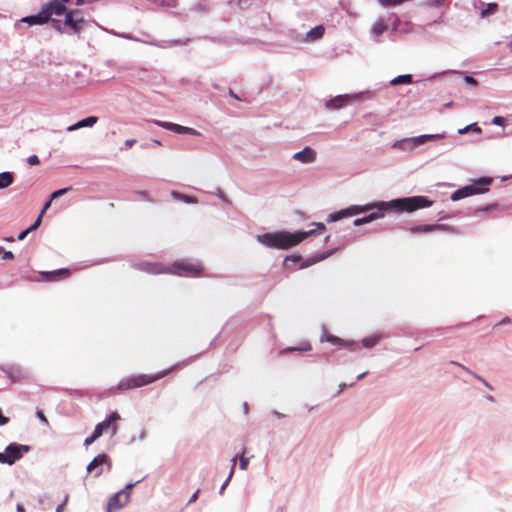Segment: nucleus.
Instances as JSON below:
<instances>
[{
    "mask_svg": "<svg viewBox=\"0 0 512 512\" xmlns=\"http://www.w3.org/2000/svg\"><path fill=\"white\" fill-rule=\"evenodd\" d=\"M433 201L429 200L426 196H412L394 199L389 202H375L364 206L353 205L347 209L331 213L327 220L329 222L338 221L346 216L356 215L359 213L367 212L376 209V212H372L366 217L358 218L354 221L355 226H361L363 224L372 222L378 218L383 217L384 212L388 210H395L398 212H413L421 208L430 207Z\"/></svg>",
    "mask_w": 512,
    "mask_h": 512,
    "instance_id": "nucleus-1",
    "label": "nucleus"
},
{
    "mask_svg": "<svg viewBox=\"0 0 512 512\" xmlns=\"http://www.w3.org/2000/svg\"><path fill=\"white\" fill-rule=\"evenodd\" d=\"M311 225L315 226L316 229L295 233H290L286 231L276 233H265L263 235L258 236V241L266 245L267 247L277 249H288L299 244L301 241H303L310 235H313L315 233H322L326 229L323 223L314 222Z\"/></svg>",
    "mask_w": 512,
    "mask_h": 512,
    "instance_id": "nucleus-2",
    "label": "nucleus"
},
{
    "mask_svg": "<svg viewBox=\"0 0 512 512\" xmlns=\"http://www.w3.org/2000/svg\"><path fill=\"white\" fill-rule=\"evenodd\" d=\"M67 3L68 2H64L63 0H52L45 5L43 11L47 14L49 21L52 15H65L64 24L68 26L73 33L79 34L85 29L88 22L80 9L68 10L66 8Z\"/></svg>",
    "mask_w": 512,
    "mask_h": 512,
    "instance_id": "nucleus-3",
    "label": "nucleus"
},
{
    "mask_svg": "<svg viewBox=\"0 0 512 512\" xmlns=\"http://www.w3.org/2000/svg\"><path fill=\"white\" fill-rule=\"evenodd\" d=\"M175 369L174 367H171L169 369L160 371L155 374H139V375H132L130 377L122 379L118 383V389L120 391H127L135 388H140L143 386H146L148 384H151L157 380H160L164 378L166 375H168L172 370Z\"/></svg>",
    "mask_w": 512,
    "mask_h": 512,
    "instance_id": "nucleus-4",
    "label": "nucleus"
},
{
    "mask_svg": "<svg viewBox=\"0 0 512 512\" xmlns=\"http://www.w3.org/2000/svg\"><path fill=\"white\" fill-rule=\"evenodd\" d=\"M491 183H492L491 178H481V179L477 180L476 182H474L473 184L465 186V187L455 191L452 194L451 199L453 201H457V200H460L462 198H465V197H468L471 195L485 193L488 191L487 187Z\"/></svg>",
    "mask_w": 512,
    "mask_h": 512,
    "instance_id": "nucleus-5",
    "label": "nucleus"
},
{
    "mask_svg": "<svg viewBox=\"0 0 512 512\" xmlns=\"http://www.w3.org/2000/svg\"><path fill=\"white\" fill-rule=\"evenodd\" d=\"M30 450L29 446L18 443L9 444L3 453L0 452V463L12 465Z\"/></svg>",
    "mask_w": 512,
    "mask_h": 512,
    "instance_id": "nucleus-6",
    "label": "nucleus"
},
{
    "mask_svg": "<svg viewBox=\"0 0 512 512\" xmlns=\"http://www.w3.org/2000/svg\"><path fill=\"white\" fill-rule=\"evenodd\" d=\"M134 484H128L124 489L112 496L108 502L107 512H114L123 508L130 500V492Z\"/></svg>",
    "mask_w": 512,
    "mask_h": 512,
    "instance_id": "nucleus-7",
    "label": "nucleus"
},
{
    "mask_svg": "<svg viewBox=\"0 0 512 512\" xmlns=\"http://www.w3.org/2000/svg\"><path fill=\"white\" fill-rule=\"evenodd\" d=\"M175 273L180 276H192L196 277L201 275L203 267L200 263H194L188 260H182L173 264Z\"/></svg>",
    "mask_w": 512,
    "mask_h": 512,
    "instance_id": "nucleus-8",
    "label": "nucleus"
},
{
    "mask_svg": "<svg viewBox=\"0 0 512 512\" xmlns=\"http://www.w3.org/2000/svg\"><path fill=\"white\" fill-rule=\"evenodd\" d=\"M411 233H429L433 231H452V228L444 224H424L410 228Z\"/></svg>",
    "mask_w": 512,
    "mask_h": 512,
    "instance_id": "nucleus-9",
    "label": "nucleus"
},
{
    "mask_svg": "<svg viewBox=\"0 0 512 512\" xmlns=\"http://www.w3.org/2000/svg\"><path fill=\"white\" fill-rule=\"evenodd\" d=\"M5 374L12 382H21L27 379L26 372L19 366L10 365L3 368Z\"/></svg>",
    "mask_w": 512,
    "mask_h": 512,
    "instance_id": "nucleus-10",
    "label": "nucleus"
},
{
    "mask_svg": "<svg viewBox=\"0 0 512 512\" xmlns=\"http://www.w3.org/2000/svg\"><path fill=\"white\" fill-rule=\"evenodd\" d=\"M120 419L121 416L118 412H112L100 425H103L104 432H111V435L114 436L118 431L116 422Z\"/></svg>",
    "mask_w": 512,
    "mask_h": 512,
    "instance_id": "nucleus-11",
    "label": "nucleus"
},
{
    "mask_svg": "<svg viewBox=\"0 0 512 512\" xmlns=\"http://www.w3.org/2000/svg\"><path fill=\"white\" fill-rule=\"evenodd\" d=\"M293 159L306 164L312 163L316 159V152L310 147H305L303 150L295 153Z\"/></svg>",
    "mask_w": 512,
    "mask_h": 512,
    "instance_id": "nucleus-12",
    "label": "nucleus"
},
{
    "mask_svg": "<svg viewBox=\"0 0 512 512\" xmlns=\"http://www.w3.org/2000/svg\"><path fill=\"white\" fill-rule=\"evenodd\" d=\"M42 275L48 281H57L60 279H66L70 277L71 272L69 269L62 268L51 272H42Z\"/></svg>",
    "mask_w": 512,
    "mask_h": 512,
    "instance_id": "nucleus-13",
    "label": "nucleus"
},
{
    "mask_svg": "<svg viewBox=\"0 0 512 512\" xmlns=\"http://www.w3.org/2000/svg\"><path fill=\"white\" fill-rule=\"evenodd\" d=\"M350 101L348 95H339L326 102L327 109H340L347 105Z\"/></svg>",
    "mask_w": 512,
    "mask_h": 512,
    "instance_id": "nucleus-14",
    "label": "nucleus"
},
{
    "mask_svg": "<svg viewBox=\"0 0 512 512\" xmlns=\"http://www.w3.org/2000/svg\"><path fill=\"white\" fill-rule=\"evenodd\" d=\"M21 22L28 23L29 25H42L49 22L47 18V14L43 11H40L37 15L27 16L21 19Z\"/></svg>",
    "mask_w": 512,
    "mask_h": 512,
    "instance_id": "nucleus-15",
    "label": "nucleus"
},
{
    "mask_svg": "<svg viewBox=\"0 0 512 512\" xmlns=\"http://www.w3.org/2000/svg\"><path fill=\"white\" fill-rule=\"evenodd\" d=\"M97 122H98V117H96V116H89V117H87L85 119H82V120L78 121L77 123L69 126L67 128V130L68 131H74V130H77V129H80V128H84V127H92Z\"/></svg>",
    "mask_w": 512,
    "mask_h": 512,
    "instance_id": "nucleus-16",
    "label": "nucleus"
},
{
    "mask_svg": "<svg viewBox=\"0 0 512 512\" xmlns=\"http://www.w3.org/2000/svg\"><path fill=\"white\" fill-rule=\"evenodd\" d=\"M110 464V458L107 454L97 455L87 466V471L92 472L101 465Z\"/></svg>",
    "mask_w": 512,
    "mask_h": 512,
    "instance_id": "nucleus-17",
    "label": "nucleus"
},
{
    "mask_svg": "<svg viewBox=\"0 0 512 512\" xmlns=\"http://www.w3.org/2000/svg\"><path fill=\"white\" fill-rule=\"evenodd\" d=\"M156 124L160 127H163L169 131L175 132L177 134H185L186 127L172 123V122H162V121H156Z\"/></svg>",
    "mask_w": 512,
    "mask_h": 512,
    "instance_id": "nucleus-18",
    "label": "nucleus"
},
{
    "mask_svg": "<svg viewBox=\"0 0 512 512\" xmlns=\"http://www.w3.org/2000/svg\"><path fill=\"white\" fill-rule=\"evenodd\" d=\"M479 4L482 7L481 12H480V15L482 18H487L490 15H493L498 11L497 3H489V4L485 5L483 2L480 1Z\"/></svg>",
    "mask_w": 512,
    "mask_h": 512,
    "instance_id": "nucleus-19",
    "label": "nucleus"
},
{
    "mask_svg": "<svg viewBox=\"0 0 512 512\" xmlns=\"http://www.w3.org/2000/svg\"><path fill=\"white\" fill-rule=\"evenodd\" d=\"M325 29L322 25L316 26L307 33V40L315 41L323 37Z\"/></svg>",
    "mask_w": 512,
    "mask_h": 512,
    "instance_id": "nucleus-20",
    "label": "nucleus"
},
{
    "mask_svg": "<svg viewBox=\"0 0 512 512\" xmlns=\"http://www.w3.org/2000/svg\"><path fill=\"white\" fill-rule=\"evenodd\" d=\"M14 181V176L11 172L0 173V189L9 187Z\"/></svg>",
    "mask_w": 512,
    "mask_h": 512,
    "instance_id": "nucleus-21",
    "label": "nucleus"
},
{
    "mask_svg": "<svg viewBox=\"0 0 512 512\" xmlns=\"http://www.w3.org/2000/svg\"><path fill=\"white\" fill-rule=\"evenodd\" d=\"M386 30H387V25L383 19H379L378 21H376L372 27V33L376 37H379L380 35H382Z\"/></svg>",
    "mask_w": 512,
    "mask_h": 512,
    "instance_id": "nucleus-22",
    "label": "nucleus"
},
{
    "mask_svg": "<svg viewBox=\"0 0 512 512\" xmlns=\"http://www.w3.org/2000/svg\"><path fill=\"white\" fill-rule=\"evenodd\" d=\"M141 269L153 274H159L164 272L162 267L156 263H143Z\"/></svg>",
    "mask_w": 512,
    "mask_h": 512,
    "instance_id": "nucleus-23",
    "label": "nucleus"
},
{
    "mask_svg": "<svg viewBox=\"0 0 512 512\" xmlns=\"http://www.w3.org/2000/svg\"><path fill=\"white\" fill-rule=\"evenodd\" d=\"M41 224V215H39L37 217V219L35 220V222L30 226L28 227L26 230L22 231L19 235H18V240H24L25 237L32 231L36 230Z\"/></svg>",
    "mask_w": 512,
    "mask_h": 512,
    "instance_id": "nucleus-24",
    "label": "nucleus"
},
{
    "mask_svg": "<svg viewBox=\"0 0 512 512\" xmlns=\"http://www.w3.org/2000/svg\"><path fill=\"white\" fill-rule=\"evenodd\" d=\"M443 137H444V135H441V134H426V135H421V136L415 137L413 140L417 144H424L428 140L440 139Z\"/></svg>",
    "mask_w": 512,
    "mask_h": 512,
    "instance_id": "nucleus-25",
    "label": "nucleus"
},
{
    "mask_svg": "<svg viewBox=\"0 0 512 512\" xmlns=\"http://www.w3.org/2000/svg\"><path fill=\"white\" fill-rule=\"evenodd\" d=\"M412 76L410 74L399 75L390 81L391 85L410 84Z\"/></svg>",
    "mask_w": 512,
    "mask_h": 512,
    "instance_id": "nucleus-26",
    "label": "nucleus"
},
{
    "mask_svg": "<svg viewBox=\"0 0 512 512\" xmlns=\"http://www.w3.org/2000/svg\"><path fill=\"white\" fill-rule=\"evenodd\" d=\"M469 131H473V132H475L477 134H480L482 132L481 128L478 126L477 123H472V124L467 125L466 127L462 128V129H459L458 133L459 134H466Z\"/></svg>",
    "mask_w": 512,
    "mask_h": 512,
    "instance_id": "nucleus-27",
    "label": "nucleus"
},
{
    "mask_svg": "<svg viewBox=\"0 0 512 512\" xmlns=\"http://www.w3.org/2000/svg\"><path fill=\"white\" fill-rule=\"evenodd\" d=\"M325 340L327 342L332 343L333 345H338V346H348L349 345L344 340H342L341 338L334 336V335H327L325 337Z\"/></svg>",
    "mask_w": 512,
    "mask_h": 512,
    "instance_id": "nucleus-28",
    "label": "nucleus"
},
{
    "mask_svg": "<svg viewBox=\"0 0 512 512\" xmlns=\"http://www.w3.org/2000/svg\"><path fill=\"white\" fill-rule=\"evenodd\" d=\"M172 196L174 198L182 200V201H184L186 203H196L197 202L196 198L188 196V195H183V194H180V193H177V192H172Z\"/></svg>",
    "mask_w": 512,
    "mask_h": 512,
    "instance_id": "nucleus-29",
    "label": "nucleus"
},
{
    "mask_svg": "<svg viewBox=\"0 0 512 512\" xmlns=\"http://www.w3.org/2000/svg\"><path fill=\"white\" fill-rule=\"evenodd\" d=\"M496 209H499V205L498 204H490V205H487V206H483V207L477 208L475 213L476 214L487 213V212H490V211H493V210H496Z\"/></svg>",
    "mask_w": 512,
    "mask_h": 512,
    "instance_id": "nucleus-30",
    "label": "nucleus"
},
{
    "mask_svg": "<svg viewBox=\"0 0 512 512\" xmlns=\"http://www.w3.org/2000/svg\"><path fill=\"white\" fill-rule=\"evenodd\" d=\"M50 21L53 28L59 32H64V27H67L64 22L62 23L60 20L50 18Z\"/></svg>",
    "mask_w": 512,
    "mask_h": 512,
    "instance_id": "nucleus-31",
    "label": "nucleus"
},
{
    "mask_svg": "<svg viewBox=\"0 0 512 512\" xmlns=\"http://www.w3.org/2000/svg\"><path fill=\"white\" fill-rule=\"evenodd\" d=\"M71 189H72V187H66V188H62V189H59V190L53 192L51 194V200H55V199L59 198L60 196L66 194Z\"/></svg>",
    "mask_w": 512,
    "mask_h": 512,
    "instance_id": "nucleus-32",
    "label": "nucleus"
},
{
    "mask_svg": "<svg viewBox=\"0 0 512 512\" xmlns=\"http://www.w3.org/2000/svg\"><path fill=\"white\" fill-rule=\"evenodd\" d=\"M377 341H378L377 337H370V338L363 339L362 343H363L364 347L370 348V347L374 346L377 343Z\"/></svg>",
    "mask_w": 512,
    "mask_h": 512,
    "instance_id": "nucleus-33",
    "label": "nucleus"
},
{
    "mask_svg": "<svg viewBox=\"0 0 512 512\" xmlns=\"http://www.w3.org/2000/svg\"><path fill=\"white\" fill-rule=\"evenodd\" d=\"M103 433H104L103 425H100V423H99L96 425L92 435L94 436V438L98 439L99 437L102 436Z\"/></svg>",
    "mask_w": 512,
    "mask_h": 512,
    "instance_id": "nucleus-34",
    "label": "nucleus"
},
{
    "mask_svg": "<svg viewBox=\"0 0 512 512\" xmlns=\"http://www.w3.org/2000/svg\"><path fill=\"white\" fill-rule=\"evenodd\" d=\"M492 123L497 126H505L506 125V119L502 116H495L492 119Z\"/></svg>",
    "mask_w": 512,
    "mask_h": 512,
    "instance_id": "nucleus-35",
    "label": "nucleus"
},
{
    "mask_svg": "<svg viewBox=\"0 0 512 512\" xmlns=\"http://www.w3.org/2000/svg\"><path fill=\"white\" fill-rule=\"evenodd\" d=\"M161 5H164L166 7H170V8H173V7H176L177 5V0H157Z\"/></svg>",
    "mask_w": 512,
    "mask_h": 512,
    "instance_id": "nucleus-36",
    "label": "nucleus"
},
{
    "mask_svg": "<svg viewBox=\"0 0 512 512\" xmlns=\"http://www.w3.org/2000/svg\"><path fill=\"white\" fill-rule=\"evenodd\" d=\"M68 500H69V496L66 494L64 496V499L62 501V503H60L57 508H56V512H64L65 510V506L67 505L68 503Z\"/></svg>",
    "mask_w": 512,
    "mask_h": 512,
    "instance_id": "nucleus-37",
    "label": "nucleus"
},
{
    "mask_svg": "<svg viewBox=\"0 0 512 512\" xmlns=\"http://www.w3.org/2000/svg\"><path fill=\"white\" fill-rule=\"evenodd\" d=\"M379 3L383 6H396L399 5V0H378Z\"/></svg>",
    "mask_w": 512,
    "mask_h": 512,
    "instance_id": "nucleus-38",
    "label": "nucleus"
},
{
    "mask_svg": "<svg viewBox=\"0 0 512 512\" xmlns=\"http://www.w3.org/2000/svg\"><path fill=\"white\" fill-rule=\"evenodd\" d=\"M236 456L232 458V466H231V471H230V474H229V477H228V480L223 484L221 490L225 489L228 481L230 480V478L232 477L233 473H234V469H235V466H236Z\"/></svg>",
    "mask_w": 512,
    "mask_h": 512,
    "instance_id": "nucleus-39",
    "label": "nucleus"
},
{
    "mask_svg": "<svg viewBox=\"0 0 512 512\" xmlns=\"http://www.w3.org/2000/svg\"><path fill=\"white\" fill-rule=\"evenodd\" d=\"M27 162L31 166H35V165H39L40 164V160H39L37 155L29 156L28 159H27Z\"/></svg>",
    "mask_w": 512,
    "mask_h": 512,
    "instance_id": "nucleus-40",
    "label": "nucleus"
},
{
    "mask_svg": "<svg viewBox=\"0 0 512 512\" xmlns=\"http://www.w3.org/2000/svg\"><path fill=\"white\" fill-rule=\"evenodd\" d=\"M36 415L43 424L49 425L48 419L46 418V416L44 415V413L41 410H37Z\"/></svg>",
    "mask_w": 512,
    "mask_h": 512,
    "instance_id": "nucleus-41",
    "label": "nucleus"
},
{
    "mask_svg": "<svg viewBox=\"0 0 512 512\" xmlns=\"http://www.w3.org/2000/svg\"><path fill=\"white\" fill-rule=\"evenodd\" d=\"M248 464H249V459L244 457L243 455L240 457V468L242 470H245L247 469L248 467Z\"/></svg>",
    "mask_w": 512,
    "mask_h": 512,
    "instance_id": "nucleus-42",
    "label": "nucleus"
},
{
    "mask_svg": "<svg viewBox=\"0 0 512 512\" xmlns=\"http://www.w3.org/2000/svg\"><path fill=\"white\" fill-rule=\"evenodd\" d=\"M311 350V346L309 344H307L305 347L303 348H287L285 349V352H292V351H309Z\"/></svg>",
    "mask_w": 512,
    "mask_h": 512,
    "instance_id": "nucleus-43",
    "label": "nucleus"
},
{
    "mask_svg": "<svg viewBox=\"0 0 512 512\" xmlns=\"http://www.w3.org/2000/svg\"><path fill=\"white\" fill-rule=\"evenodd\" d=\"M2 259L4 260H12L14 259V255L11 251H4L2 252Z\"/></svg>",
    "mask_w": 512,
    "mask_h": 512,
    "instance_id": "nucleus-44",
    "label": "nucleus"
},
{
    "mask_svg": "<svg viewBox=\"0 0 512 512\" xmlns=\"http://www.w3.org/2000/svg\"><path fill=\"white\" fill-rule=\"evenodd\" d=\"M300 259H301L300 255H292V256H287L285 258V262L292 261V262L296 263V262H299Z\"/></svg>",
    "mask_w": 512,
    "mask_h": 512,
    "instance_id": "nucleus-45",
    "label": "nucleus"
},
{
    "mask_svg": "<svg viewBox=\"0 0 512 512\" xmlns=\"http://www.w3.org/2000/svg\"><path fill=\"white\" fill-rule=\"evenodd\" d=\"M8 422H9V418L4 416L2 413V410L0 409V426H4V425L8 424Z\"/></svg>",
    "mask_w": 512,
    "mask_h": 512,
    "instance_id": "nucleus-46",
    "label": "nucleus"
},
{
    "mask_svg": "<svg viewBox=\"0 0 512 512\" xmlns=\"http://www.w3.org/2000/svg\"><path fill=\"white\" fill-rule=\"evenodd\" d=\"M185 134H189V135H194V136H200V132L193 129V128H190V127H186V131H185Z\"/></svg>",
    "mask_w": 512,
    "mask_h": 512,
    "instance_id": "nucleus-47",
    "label": "nucleus"
},
{
    "mask_svg": "<svg viewBox=\"0 0 512 512\" xmlns=\"http://www.w3.org/2000/svg\"><path fill=\"white\" fill-rule=\"evenodd\" d=\"M97 439L94 438L93 435H91L90 437H87L85 440H84V445L85 446H89L91 445L94 441H96Z\"/></svg>",
    "mask_w": 512,
    "mask_h": 512,
    "instance_id": "nucleus-48",
    "label": "nucleus"
},
{
    "mask_svg": "<svg viewBox=\"0 0 512 512\" xmlns=\"http://www.w3.org/2000/svg\"><path fill=\"white\" fill-rule=\"evenodd\" d=\"M465 81L470 84V85H473V86H476L478 84V82L471 76H467L465 78Z\"/></svg>",
    "mask_w": 512,
    "mask_h": 512,
    "instance_id": "nucleus-49",
    "label": "nucleus"
},
{
    "mask_svg": "<svg viewBox=\"0 0 512 512\" xmlns=\"http://www.w3.org/2000/svg\"><path fill=\"white\" fill-rule=\"evenodd\" d=\"M53 200H51V198L44 204L43 206V209L40 213V215L42 216L44 214V212L51 206V203H52Z\"/></svg>",
    "mask_w": 512,
    "mask_h": 512,
    "instance_id": "nucleus-50",
    "label": "nucleus"
},
{
    "mask_svg": "<svg viewBox=\"0 0 512 512\" xmlns=\"http://www.w3.org/2000/svg\"><path fill=\"white\" fill-rule=\"evenodd\" d=\"M199 492L200 490L198 489L189 499L188 503L191 504L193 502H195L197 499H198V495H199Z\"/></svg>",
    "mask_w": 512,
    "mask_h": 512,
    "instance_id": "nucleus-51",
    "label": "nucleus"
},
{
    "mask_svg": "<svg viewBox=\"0 0 512 512\" xmlns=\"http://www.w3.org/2000/svg\"><path fill=\"white\" fill-rule=\"evenodd\" d=\"M136 143L135 139H129L125 141V145L128 147H132Z\"/></svg>",
    "mask_w": 512,
    "mask_h": 512,
    "instance_id": "nucleus-52",
    "label": "nucleus"
},
{
    "mask_svg": "<svg viewBox=\"0 0 512 512\" xmlns=\"http://www.w3.org/2000/svg\"><path fill=\"white\" fill-rule=\"evenodd\" d=\"M64 2H70L71 0H63ZM89 0H76V5L80 6L84 3L88 2Z\"/></svg>",
    "mask_w": 512,
    "mask_h": 512,
    "instance_id": "nucleus-53",
    "label": "nucleus"
},
{
    "mask_svg": "<svg viewBox=\"0 0 512 512\" xmlns=\"http://www.w3.org/2000/svg\"><path fill=\"white\" fill-rule=\"evenodd\" d=\"M476 377H477V379H479L480 381H482L486 387H488L489 389H491V390H492V387L489 385V383H487L484 379H482V378H481V377H479V376H476Z\"/></svg>",
    "mask_w": 512,
    "mask_h": 512,
    "instance_id": "nucleus-54",
    "label": "nucleus"
},
{
    "mask_svg": "<svg viewBox=\"0 0 512 512\" xmlns=\"http://www.w3.org/2000/svg\"><path fill=\"white\" fill-rule=\"evenodd\" d=\"M17 511H18V512H25V510H24L23 506H22V505H20V504H18V505H17Z\"/></svg>",
    "mask_w": 512,
    "mask_h": 512,
    "instance_id": "nucleus-55",
    "label": "nucleus"
},
{
    "mask_svg": "<svg viewBox=\"0 0 512 512\" xmlns=\"http://www.w3.org/2000/svg\"><path fill=\"white\" fill-rule=\"evenodd\" d=\"M510 322V319L509 318H505L501 321V323H509Z\"/></svg>",
    "mask_w": 512,
    "mask_h": 512,
    "instance_id": "nucleus-56",
    "label": "nucleus"
},
{
    "mask_svg": "<svg viewBox=\"0 0 512 512\" xmlns=\"http://www.w3.org/2000/svg\"><path fill=\"white\" fill-rule=\"evenodd\" d=\"M101 474H102V469H99V470L96 472L95 476H100Z\"/></svg>",
    "mask_w": 512,
    "mask_h": 512,
    "instance_id": "nucleus-57",
    "label": "nucleus"
},
{
    "mask_svg": "<svg viewBox=\"0 0 512 512\" xmlns=\"http://www.w3.org/2000/svg\"><path fill=\"white\" fill-rule=\"evenodd\" d=\"M366 374H367L366 372H364V373L360 374V375L358 376V379H362Z\"/></svg>",
    "mask_w": 512,
    "mask_h": 512,
    "instance_id": "nucleus-58",
    "label": "nucleus"
},
{
    "mask_svg": "<svg viewBox=\"0 0 512 512\" xmlns=\"http://www.w3.org/2000/svg\"><path fill=\"white\" fill-rule=\"evenodd\" d=\"M309 264H310V263H308V262H307V263H303V264L301 265V268L307 267Z\"/></svg>",
    "mask_w": 512,
    "mask_h": 512,
    "instance_id": "nucleus-59",
    "label": "nucleus"
},
{
    "mask_svg": "<svg viewBox=\"0 0 512 512\" xmlns=\"http://www.w3.org/2000/svg\"><path fill=\"white\" fill-rule=\"evenodd\" d=\"M230 94L231 96H233L234 98L238 99V97L235 95V93H233L232 91H230Z\"/></svg>",
    "mask_w": 512,
    "mask_h": 512,
    "instance_id": "nucleus-60",
    "label": "nucleus"
},
{
    "mask_svg": "<svg viewBox=\"0 0 512 512\" xmlns=\"http://www.w3.org/2000/svg\"><path fill=\"white\" fill-rule=\"evenodd\" d=\"M3 252V247L0 246V255L2 254Z\"/></svg>",
    "mask_w": 512,
    "mask_h": 512,
    "instance_id": "nucleus-61",
    "label": "nucleus"
}]
</instances>
